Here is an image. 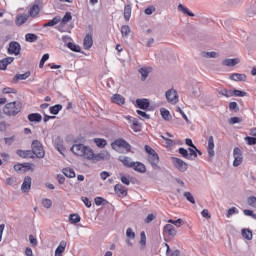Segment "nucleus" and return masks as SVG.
I'll return each instance as SVG.
<instances>
[{"instance_id":"864d4df0","label":"nucleus","mask_w":256,"mask_h":256,"mask_svg":"<svg viewBox=\"0 0 256 256\" xmlns=\"http://www.w3.org/2000/svg\"><path fill=\"white\" fill-rule=\"evenodd\" d=\"M42 205H43V207H45V209H51V207L53 205V201H51V199H43Z\"/></svg>"},{"instance_id":"79ce46f5","label":"nucleus","mask_w":256,"mask_h":256,"mask_svg":"<svg viewBox=\"0 0 256 256\" xmlns=\"http://www.w3.org/2000/svg\"><path fill=\"white\" fill-rule=\"evenodd\" d=\"M68 49H70L71 51H74L75 53H81V47H79V45H76L73 42H69L67 44Z\"/></svg>"},{"instance_id":"bb28decb","label":"nucleus","mask_w":256,"mask_h":256,"mask_svg":"<svg viewBox=\"0 0 256 256\" xmlns=\"http://www.w3.org/2000/svg\"><path fill=\"white\" fill-rule=\"evenodd\" d=\"M230 79L232 81H247V75L234 73V74L230 75Z\"/></svg>"},{"instance_id":"5701e85b","label":"nucleus","mask_w":256,"mask_h":256,"mask_svg":"<svg viewBox=\"0 0 256 256\" xmlns=\"http://www.w3.org/2000/svg\"><path fill=\"white\" fill-rule=\"evenodd\" d=\"M93 142L99 149H105V147H107V140L104 138H94Z\"/></svg>"},{"instance_id":"9d476101","label":"nucleus","mask_w":256,"mask_h":256,"mask_svg":"<svg viewBox=\"0 0 256 256\" xmlns=\"http://www.w3.org/2000/svg\"><path fill=\"white\" fill-rule=\"evenodd\" d=\"M126 119H127V121L132 123L131 129H133V131H135V132L141 131V125L139 124V120L137 118H133L131 116H126Z\"/></svg>"},{"instance_id":"a18cd8bd","label":"nucleus","mask_w":256,"mask_h":256,"mask_svg":"<svg viewBox=\"0 0 256 256\" xmlns=\"http://www.w3.org/2000/svg\"><path fill=\"white\" fill-rule=\"evenodd\" d=\"M71 19H73V16H71V12H67L64 17L61 20V24L62 25H67V23H69V21H71Z\"/></svg>"},{"instance_id":"e2e57ef3","label":"nucleus","mask_w":256,"mask_h":256,"mask_svg":"<svg viewBox=\"0 0 256 256\" xmlns=\"http://www.w3.org/2000/svg\"><path fill=\"white\" fill-rule=\"evenodd\" d=\"M29 241H30V244L33 246V247H37V238L33 236V234H30L29 235Z\"/></svg>"},{"instance_id":"9b49d317","label":"nucleus","mask_w":256,"mask_h":256,"mask_svg":"<svg viewBox=\"0 0 256 256\" xmlns=\"http://www.w3.org/2000/svg\"><path fill=\"white\" fill-rule=\"evenodd\" d=\"M148 161L152 165L153 169H159V155L156 153L148 156Z\"/></svg>"},{"instance_id":"13d9d810","label":"nucleus","mask_w":256,"mask_h":256,"mask_svg":"<svg viewBox=\"0 0 256 256\" xmlns=\"http://www.w3.org/2000/svg\"><path fill=\"white\" fill-rule=\"evenodd\" d=\"M247 203L250 205V207H254L256 209V197H249Z\"/></svg>"},{"instance_id":"680f3d73","label":"nucleus","mask_w":256,"mask_h":256,"mask_svg":"<svg viewBox=\"0 0 256 256\" xmlns=\"http://www.w3.org/2000/svg\"><path fill=\"white\" fill-rule=\"evenodd\" d=\"M95 201V205L99 206V205H103L104 203H107V200H105L104 198L102 197H96L94 199Z\"/></svg>"},{"instance_id":"39448f33","label":"nucleus","mask_w":256,"mask_h":256,"mask_svg":"<svg viewBox=\"0 0 256 256\" xmlns=\"http://www.w3.org/2000/svg\"><path fill=\"white\" fill-rule=\"evenodd\" d=\"M172 163L174 167L180 171V173H185V171L189 168V164L185 161L181 160V158L172 157Z\"/></svg>"},{"instance_id":"f257e3e1","label":"nucleus","mask_w":256,"mask_h":256,"mask_svg":"<svg viewBox=\"0 0 256 256\" xmlns=\"http://www.w3.org/2000/svg\"><path fill=\"white\" fill-rule=\"evenodd\" d=\"M71 151L72 153H74V155H77V157H83V159H86L87 161L99 162V161H105L109 159V157H111V155L107 151H102L96 154L92 148L81 143L74 144L71 147Z\"/></svg>"},{"instance_id":"3c124183","label":"nucleus","mask_w":256,"mask_h":256,"mask_svg":"<svg viewBox=\"0 0 256 256\" xmlns=\"http://www.w3.org/2000/svg\"><path fill=\"white\" fill-rule=\"evenodd\" d=\"M184 197L185 199H187V201L195 205V197H193V194H191V192H184Z\"/></svg>"},{"instance_id":"f03ea898","label":"nucleus","mask_w":256,"mask_h":256,"mask_svg":"<svg viewBox=\"0 0 256 256\" xmlns=\"http://www.w3.org/2000/svg\"><path fill=\"white\" fill-rule=\"evenodd\" d=\"M22 107L23 106L19 101L10 102L4 106L3 113L8 117H15L16 115H19V113H21Z\"/></svg>"},{"instance_id":"49530a36","label":"nucleus","mask_w":256,"mask_h":256,"mask_svg":"<svg viewBox=\"0 0 256 256\" xmlns=\"http://www.w3.org/2000/svg\"><path fill=\"white\" fill-rule=\"evenodd\" d=\"M237 213H239V210L236 207H232L228 209L226 217L231 219V217H233V215H237Z\"/></svg>"},{"instance_id":"052dcab7","label":"nucleus","mask_w":256,"mask_h":256,"mask_svg":"<svg viewBox=\"0 0 256 256\" xmlns=\"http://www.w3.org/2000/svg\"><path fill=\"white\" fill-rule=\"evenodd\" d=\"M15 183H17V178L15 177H8L6 178V185H15Z\"/></svg>"},{"instance_id":"a19ab883","label":"nucleus","mask_w":256,"mask_h":256,"mask_svg":"<svg viewBox=\"0 0 256 256\" xmlns=\"http://www.w3.org/2000/svg\"><path fill=\"white\" fill-rule=\"evenodd\" d=\"M191 93L194 97H199L200 93H201V86L199 84H194L192 86V90Z\"/></svg>"},{"instance_id":"cd10ccee","label":"nucleus","mask_w":256,"mask_h":256,"mask_svg":"<svg viewBox=\"0 0 256 256\" xmlns=\"http://www.w3.org/2000/svg\"><path fill=\"white\" fill-rule=\"evenodd\" d=\"M218 94L222 95L223 97H233V90H228L226 88H219L218 90Z\"/></svg>"},{"instance_id":"69168bd1","label":"nucleus","mask_w":256,"mask_h":256,"mask_svg":"<svg viewBox=\"0 0 256 256\" xmlns=\"http://www.w3.org/2000/svg\"><path fill=\"white\" fill-rule=\"evenodd\" d=\"M244 215L247 217H253V219H256V215L253 213V210H243Z\"/></svg>"},{"instance_id":"72a5a7b5","label":"nucleus","mask_w":256,"mask_h":256,"mask_svg":"<svg viewBox=\"0 0 256 256\" xmlns=\"http://www.w3.org/2000/svg\"><path fill=\"white\" fill-rule=\"evenodd\" d=\"M131 5L127 4L124 7V19L125 21H129V19H131Z\"/></svg>"},{"instance_id":"e433bc0d","label":"nucleus","mask_w":256,"mask_h":256,"mask_svg":"<svg viewBox=\"0 0 256 256\" xmlns=\"http://www.w3.org/2000/svg\"><path fill=\"white\" fill-rule=\"evenodd\" d=\"M179 11H182L184 15H188V17H195V14L193 12H190L187 7L183 6V4L178 5Z\"/></svg>"},{"instance_id":"423d86ee","label":"nucleus","mask_w":256,"mask_h":256,"mask_svg":"<svg viewBox=\"0 0 256 256\" xmlns=\"http://www.w3.org/2000/svg\"><path fill=\"white\" fill-rule=\"evenodd\" d=\"M165 95L168 103H171L172 105L179 103V95L177 94V91L175 89H170L166 91Z\"/></svg>"},{"instance_id":"c756f323","label":"nucleus","mask_w":256,"mask_h":256,"mask_svg":"<svg viewBox=\"0 0 256 256\" xmlns=\"http://www.w3.org/2000/svg\"><path fill=\"white\" fill-rule=\"evenodd\" d=\"M120 31L124 39H129V33H131V27L129 25H123Z\"/></svg>"},{"instance_id":"473e14b6","label":"nucleus","mask_w":256,"mask_h":256,"mask_svg":"<svg viewBox=\"0 0 256 256\" xmlns=\"http://www.w3.org/2000/svg\"><path fill=\"white\" fill-rule=\"evenodd\" d=\"M140 75H142V80L145 81L149 74L151 73V68H140L139 69Z\"/></svg>"},{"instance_id":"8fccbe9b","label":"nucleus","mask_w":256,"mask_h":256,"mask_svg":"<svg viewBox=\"0 0 256 256\" xmlns=\"http://www.w3.org/2000/svg\"><path fill=\"white\" fill-rule=\"evenodd\" d=\"M247 97V92L241 90H232V97Z\"/></svg>"},{"instance_id":"0e129e2a","label":"nucleus","mask_w":256,"mask_h":256,"mask_svg":"<svg viewBox=\"0 0 256 256\" xmlns=\"http://www.w3.org/2000/svg\"><path fill=\"white\" fill-rule=\"evenodd\" d=\"M229 108L231 111H239V105L237 102H230Z\"/></svg>"},{"instance_id":"f704fd0d","label":"nucleus","mask_w":256,"mask_h":256,"mask_svg":"<svg viewBox=\"0 0 256 256\" xmlns=\"http://www.w3.org/2000/svg\"><path fill=\"white\" fill-rule=\"evenodd\" d=\"M63 175H65V177H69L70 179H73V177H75V170H73L72 168H64L62 170Z\"/></svg>"},{"instance_id":"f3484780","label":"nucleus","mask_w":256,"mask_h":256,"mask_svg":"<svg viewBox=\"0 0 256 256\" xmlns=\"http://www.w3.org/2000/svg\"><path fill=\"white\" fill-rule=\"evenodd\" d=\"M67 248V242L62 240L58 247L55 250V256H63V253H65V249Z\"/></svg>"},{"instance_id":"bf43d9fd","label":"nucleus","mask_w":256,"mask_h":256,"mask_svg":"<svg viewBox=\"0 0 256 256\" xmlns=\"http://www.w3.org/2000/svg\"><path fill=\"white\" fill-rule=\"evenodd\" d=\"M138 115L140 116V119H151V116L149 114H146L145 112L141 110H137Z\"/></svg>"},{"instance_id":"ea45409f","label":"nucleus","mask_w":256,"mask_h":256,"mask_svg":"<svg viewBox=\"0 0 256 256\" xmlns=\"http://www.w3.org/2000/svg\"><path fill=\"white\" fill-rule=\"evenodd\" d=\"M197 159V151L195 148H189L188 149V160L189 161H195Z\"/></svg>"},{"instance_id":"ddd939ff","label":"nucleus","mask_w":256,"mask_h":256,"mask_svg":"<svg viewBox=\"0 0 256 256\" xmlns=\"http://www.w3.org/2000/svg\"><path fill=\"white\" fill-rule=\"evenodd\" d=\"M149 105H151V103L149 102V99L143 98V99H137L136 100V107H138L139 109H149Z\"/></svg>"},{"instance_id":"58836bf2","label":"nucleus","mask_w":256,"mask_h":256,"mask_svg":"<svg viewBox=\"0 0 256 256\" xmlns=\"http://www.w3.org/2000/svg\"><path fill=\"white\" fill-rule=\"evenodd\" d=\"M25 39L28 43H35L39 37L34 33H28L25 35Z\"/></svg>"},{"instance_id":"4c0bfd02","label":"nucleus","mask_w":256,"mask_h":256,"mask_svg":"<svg viewBox=\"0 0 256 256\" xmlns=\"http://www.w3.org/2000/svg\"><path fill=\"white\" fill-rule=\"evenodd\" d=\"M242 237L247 239V241H251L253 239V232L249 229H242Z\"/></svg>"},{"instance_id":"393cba45","label":"nucleus","mask_w":256,"mask_h":256,"mask_svg":"<svg viewBox=\"0 0 256 256\" xmlns=\"http://www.w3.org/2000/svg\"><path fill=\"white\" fill-rule=\"evenodd\" d=\"M17 155L23 159L33 158V152L31 150H18Z\"/></svg>"},{"instance_id":"338daca9","label":"nucleus","mask_w":256,"mask_h":256,"mask_svg":"<svg viewBox=\"0 0 256 256\" xmlns=\"http://www.w3.org/2000/svg\"><path fill=\"white\" fill-rule=\"evenodd\" d=\"M144 13L146 15H153V13H155V7L153 6H150L148 8L145 9Z\"/></svg>"},{"instance_id":"603ef678","label":"nucleus","mask_w":256,"mask_h":256,"mask_svg":"<svg viewBox=\"0 0 256 256\" xmlns=\"http://www.w3.org/2000/svg\"><path fill=\"white\" fill-rule=\"evenodd\" d=\"M29 77H31V72H26L24 74H18L16 76V79H18L19 81H25V79H29Z\"/></svg>"},{"instance_id":"7ed1b4c3","label":"nucleus","mask_w":256,"mask_h":256,"mask_svg":"<svg viewBox=\"0 0 256 256\" xmlns=\"http://www.w3.org/2000/svg\"><path fill=\"white\" fill-rule=\"evenodd\" d=\"M112 149L117 151V153H130L131 152V144H129L124 139H117L111 143Z\"/></svg>"},{"instance_id":"aec40b11","label":"nucleus","mask_w":256,"mask_h":256,"mask_svg":"<svg viewBox=\"0 0 256 256\" xmlns=\"http://www.w3.org/2000/svg\"><path fill=\"white\" fill-rule=\"evenodd\" d=\"M131 169H134V171H137V173H145V171H147L145 164L141 162H134Z\"/></svg>"},{"instance_id":"a878e982","label":"nucleus","mask_w":256,"mask_h":256,"mask_svg":"<svg viewBox=\"0 0 256 256\" xmlns=\"http://www.w3.org/2000/svg\"><path fill=\"white\" fill-rule=\"evenodd\" d=\"M112 103H116V105H124L125 98L120 94H115L112 97Z\"/></svg>"},{"instance_id":"4468645a","label":"nucleus","mask_w":256,"mask_h":256,"mask_svg":"<svg viewBox=\"0 0 256 256\" xmlns=\"http://www.w3.org/2000/svg\"><path fill=\"white\" fill-rule=\"evenodd\" d=\"M31 183H32L31 177L26 176L24 178V181H23L22 186H21V190L23 191V193H27L28 191L31 190Z\"/></svg>"},{"instance_id":"5fc2aeb1","label":"nucleus","mask_w":256,"mask_h":256,"mask_svg":"<svg viewBox=\"0 0 256 256\" xmlns=\"http://www.w3.org/2000/svg\"><path fill=\"white\" fill-rule=\"evenodd\" d=\"M178 153L184 157V159H189V150L185 148H179Z\"/></svg>"},{"instance_id":"6ab92c4d","label":"nucleus","mask_w":256,"mask_h":256,"mask_svg":"<svg viewBox=\"0 0 256 256\" xmlns=\"http://www.w3.org/2000/svg\"><path fill=\"white\" fill-rule=\"evenodd\" d=\"M84 49L89 50L93 47V36L91 34H87L84 38Z\"/></svg>"},{"instance_id":"6e6d98bb","label":"nucleus","mask_w":256,"mask_h":256,"mask_svg":"<svg viewBox=\"0 0 256 256\" xmlns=\"http://www.w3.org/2000/svg\"><path fill=\"white\" fill-rule=\"evenodd\" d=\"M244 139H245L247 145H256V138L255 137L247 136Z\"/></svg>"},{"instance_id":"09e8293b","label":"nucleus","mask_w":256,"mask_h":256,"mask_svg":"<svg viewBox=\"0 0 256 256\" xmlns=\"http://www.w3.org/2000/svg\"><path fill=\"white\" fill-rule=\"evenodd\" d=\"M47 61H49V53H46L42 56L40 63H39L40 69H43V67L45 66V63H47Z\"/></svg>"},{"instance_id":"c03bdc74","label":"nucleus","mask_w":256,"mask_h":256,"mask_svg":"<svg viewBox=\"0 0 256 256\" xmlns=\"http://www.w3.org/2000/svg\"><path fill=\"white\" fill-rule=\"evenodd\" d=\"M168 223H171L172 225H175V227H182L185 223L183 222V219L179 218L177 220L170 219L168 220Z\"/></svg>"},{"instance_id":"4d7b16f0","label":"nucleus","mask_w":256,"mask_h":256,"mask_svg":"<svg viewBox=\"0 0 256 256\" xmlns=\"http://www.w3.org/2000/svg\"><path fill=\"white\" fill-rule=\"evenodd\" d=\"M126 237H128V239H135V231H133V228L126 230Z\"/></svg>"},{"instance_id":"1a4fd4ad","label":"nucleus","mask_w":256,"mask_h":256,"mask_svg":"<svg viewBox=\"0 0 256 256\" xmlns=\"http://www.w3.org/2000/svg\"><path fill=\"white\" fill-rule=\"evenodd\" d=\"M208 156L210 159L215 157V139L213 136L208 137V146H207Z\"/></svg>"},{"instance_id":"f8f14e48","label":"nucleus","mask_w":256,"mask_h":256,"mask_svg":"<svg viewBox=\"0 0 256 256\" xmlns=\"http://www.w3.org/2000/svg\"><path fill=\"white\" fill-rule=\"evenodd\" d=\"M164 235H169L170 237H175L177 235V229L172 224H166L164 226Z\"/></svg>"},{"instance_id":"4be33fe9","label":"nucleus","mask_w":256,"mask_h":256,"mask_svg":"<svg viewBox=\"0 0 256 256\" xmlns=\"http://www.w3.org/2000/svg\"><path fill=\"white\" fill-rule=\"evenodd\" d=\"M28 120L31 123H41V121L43 120V116H41V114L39 113H32L28 115Z\"/></svg>"},{"instance_id":"dca6fc26","label":"nucleus","mask_w":256,"mask_h":256,"mask_svg":"<svg viewBox=\"0 0 256 256\" xmlns=\"http://www.w3.org/2000/svg\"><path fill=\"white\" fill-rule=\"evenodd\" d=\"M118 160L120 161V163L123 164L124 167H128L129 169H131L133 167V164L135 163L133 162V160H131L130 157L127 156H120Z\"/></svg>"},{"instance_id":"412c9836","label":"nucleus","mask_w":256,"mask_h":256,"mask_svg":"<svg viewBox=\"0 0 256 256\" xmlns=\"http://www.w3.org/2000/svg\"><path fill=\"white\" fill-rule=\"evenodd\" d=\"M114 191L115 193H117V195H120L121 197H127V190L121 184H116L114 187Z\"/></svg>"},{"instance_id":"c9c22d12","label":"nucleus","mask_w":256,"mask_h":256,"mask_svg":"<svg viewBox=\"0 0 256 256\" xmlns=\"http://www.w3.org/2000/svg\"><path fill=\"white\" fill-rule=\"evenodd\" d=\"M160 113L162 115V119L165 121H171V112H169V110L162 108L160 109Z\"/></svg>"},{"instance_id":"774afa93","label":"nucleus","mask_w":256,"mask_h":256,"mask_svg":"<svg viewBox=\"0 0 256 256\" xmlns=\"http://www.w3.org/2000/svg\"><path fill=\"white\" fill-rule=\"evenodd\" d=\"M82 201L84 203V205H86V207L89 209L91 207V200H89V198L87 197H82Z\"/></svg>"},{"instance_id":"6e6552de","label":"nucleus","mask_w":256,"mask_h":256,"mask_svg":"<svg viewBox=\"0 0 256 256\" xmlns=\"http://www.w3.org/2000/svg\"><path fill=\"white\" fill-rule=\"evenodd\" d=\"M7 51L9 55H20L21 44H19V42L12 41L9 43Z\"/></svg>"},{"instance_id":"0eeeda50","label":"nucleus","mask_w":256,"mask_h":256,"mask_svg":"<svg viewBox=\"0 0 256 256\" xmlns=\"http://www.w3.org/2000/svg\"><path fill=\"white\" fill-rule=\"evenodd\" d=\"M233 157H234L233 167H239V165L243 163V152L241 151L240 148L238 147L234 148Z\"/></svg>"},{"instance_id":"20e7f679","label":"nucleus","mask_w":256,"mask_h":256,"mask_svg":"<svg viewBox=\"0 0 256 256\" xmlns=\"http://www.w3.org/2000/svg\"><path fill=\"white\" fill-rule=\"evenodd\" d=\"M32 156L35 155L38 159L45 158V149L43 144L39 140H34L32 142Z\"/></svg>"},{"instance_id":"37998d69","label":"nucleus","mask_w":256,"mask_h":256,"mask_svg":"<svg viewBox=\"0 0 256 256\" xmlns=\"http://www.w3.org/2000/svg\"><path fill=\"white\" fill-rule=\"evenodd\" d=\"M69 221L72 224L80 223L81 222V216H79V214H71L69 216Z\"/></svg>"},{"instance_id":"de8ad7c7","label":"nucleus","mask_w":256,"mask_h":256,"mask_svg":"<svg viewBox=\"0 0 256 256\" xmlns=\"http://www.w3.org/2000/svg\"><path fill=\"white\" fill-rule=\"evenodd\" d=\"M120 181L124 185H131V177L120 174Z\"/></svg>"},{"instance_id":"2eb2a0df","label":"nucleus","mask_w":256,"mask_h":256,"mask_svg":"<svg viewBox=\"0 0 256 256\" xmlns=\"http://www.w3.org/2000/svg\"><path fill=\"white\" fill-rule=\"evenodd\" d=\"M13 61H15L14 57H6L0 60V70L5 71V69H7V66L11 65Z\"/></svg>"},{"instance_id":"a211bd4d","label":"nucleus","mask_w":256,"mask_h":256,"mask_svg":"<svg viewBox=\"0 0 256 256\" xmlns=\"http://www.w3.org/2000/svg\"><path fill=\"white\" fill-rule=\"evenodd\" d=\"M222 65L224 67H235V65H239V58L225 59L222 61Z\"/></svg>"},{"instance_id":"c85d7f7f","label":"nucleus","mask_w":256,"mask_h":256,"mask_svg":"<svg viewBox=\"0 0 256 256\" xmlns=\"http://www.w3.org/2000/svg\"><path fill=\"white\" fill-rule=\"evenodd\" d=\"M40 11H41V8L39 7V5L34 4L29 10V15L30 17H37Z\"/></svg>"},{"instance_id":"b1692460","label":"nucleus","mask_w":256,"mask_h":256,"mask_svg":"<svg viewBox=\"0 0 256 256\" xmlns=\"http://www.w3.org/2000/svg\"><path fill=\"white\" fill-rule=\"evenodd\" d=\"M29 19V16L27 14H22L16 17V25L18 27H21V25H24V23H27V20Z\"/></svg>"},{"instance_id":"7c9ffc66","label":"nucleus","mask_w":256,"mask_h":256,"mask_svg":"<svg viewBox=\"0 0 256 256\" xmlns=\"http://www.w3.org/2000/svg\"><path fill=\"white\" fill-rule=\"evenodd\" d=\"M61 22V17L56 16L52 20H50L48 23H45L43 27H55V25L59 24Z\"/></svg>"},{"instance_id":"2f4dec72","label":"nucleus","mask_w":256,"mask_h":256,"mask_svg":"<svg viewBox=\"0 0 256 256\" xmlns=\"http://www.w3.org/2000/svg\"><path fill=\"white\" fill-rule=\"evenodd\" d=\"M61 109H63V105L57 104V105L51 106L49 108V111L51 115H59V111H61Z\"/></svg>"}]
</instances>
